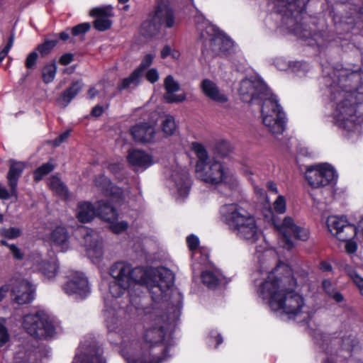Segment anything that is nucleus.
<instances>
[{"mask_svg":"<svg viewBox=\"0 0 363 363\" xmlns=\"http://www.w3.org/2000/svg\"><path fill=\"white\" fill-rule=\"evenodd\" d=\"M262 101L261 117L263 125L274 135L282 134L285 130L286 116L278 103L277 96L271 93Z\"/></svg>","mask_w":363,"mask_h":363,"instance_id":"9","label":"nucleus"},{"mask_svg":"<svg viewBox=\"0 0 363 363\" xmlns=\"http://www.w3.org/2000/svg\"><path fill=\"white\" fill-rule=\"evenodd\" d=\"M164 88L166 92L164 98L168 103H180L186 100L185 93L176 94L179 90L180 86L172 76L169 75L165 78Z\"/></svg>","mask_w":363,"mask_h":363,"instance_id":"30","label":"nucleus"},{"mask_svg":"<svg viewBox=\"0 0 363 363\" xmlns=\"http://www.w3.org/2000/svg\"><path fill=\"white\" fill-rule=\"evenodd\" d=\"M241 99L245 102H255L271 95V90L259 80L245 79L240 82L238 89Z\"/></svg>","mask_w":363,"mask_h":363,"instance_id":"16","label":"nucleus"},{"mask_svg":"<svg viewBox=\"0 0 363 363\" xmlns=\"http://www.w3.org/2000/svg\"><path fill=\"white\" fill-rule=\"evenodd\" d=\"M72 363H106L103 350L91 340L81 342Z\"/></svg>","mask_w":363,"mask_h":363,"instance_id":"17","label":"nucleus"},{"mask_svg":"<svg viewBox=\"0 0 363 363\" xmlns=\"http://www.w3.org/2000/svg\"><path fill=\"white\" fill-rule=\"evenodd\" d=\"M186 242L189 250L191 252V267L195 274L196 270L199 269L200 264H208L209 250L204 247H199V239L194 235L188 236Z\"/></svg>","mask_w":363,"mask_h":363,"instance_id":"21","label":"nucleus"},{"mask_svg":"<svg viewBox=\"0 0 363 363\" xmlns=\"http://www.w3.org/2000/svg\"><path fill=\"white\" fill-rule=\"evenodd\" d=\"M57 67L55 63H50L44 67L43 69V79L45 83H50L53 81L55 77Z\"/></svg>","mask_w":363,"mask_h":363,"instance_id":"44","label":"nucleus"},{"mask_svg":"<svg viewBox=\"0 0 363 363\" xmlns=\"http://www.w3.org/2000/svg\"><path fill=\"white\" fill-rule=\"evenodd\" d=\"M89 14L95 18L93 23H112L114 8L111 5H102L91 9Z\"/></svg>","mask_w":363,"mask_h":363,"instance_id":"33","label":"nucleus"},{"mask_svg":"<svg viewBox=\"0 0 363 363\" xmlns=\"http://www.w3.org/2000/svg\"><path fill=\"white\" fill-rule=\"evenodd\" d=\"M323 291L337 303H341L344 300L343 296L336 291L335 284L330 279H324L322 281Z\"/></svg>","mask_w":363,"mask_h":363,"instance_id":"39","label":"nucleus"},{"mask_svg":"<svg viewBox=\"0 0 363 363\" xmlns=\"http://www.w3.org/2000/svg\"><path fill=\"white\" fill-rule=\"evenodd\" d=\"M314 338L315 340L316 343L320 344L321 345V347H323V348L324 350H325L328 352L329 350V344H330L328 337L325 335H323L322 334H316L315 333L314 335Z\"/></svg>","mask_w":363,"mask_h":363,"instance_id":"54","label":"nucleus"},{"mask_svg":"<svg viewBox=\"0 0 363 363\" xmlns=\"http://www.w3.org/2000/svg\"><path fill=\"white\" fill-rule=\"evenodd\" d=\"M310 70L311 67L305 62H293L290 65V71L299 77L306 76Z\"/></svg>","mask_w":363,"mask_h":363,"instance_id":"42","label":"nucleus"},{"mask_svg":"<svg viewBox=\"0 0 363 363\" xmlns=\"http://www.w3.org/2000/svg\"><path fill=\"white\" fill-rule=\"evenodd\" d=\"M336 9L340 13L334 16V23H344V19H349L356 12V9L351 4H339L336 6Z\"/></svg>","mask_w":363,"mask_h":363,"instance_id":"37","label":"nucleus"},{"mask_svg":"<svg viewBox=\"0 0 363 363\" xmlns=\"http://www.w3.org/2000/svg\"><path fill=\"white\" fill-rule=\"evenodd\" d=\"M82 86L83 84L81 81H77L73 83L58 98L57 101L59 104L64 107H66L81 91Z\"/></svg>","mask_w":363,"mask_h":363,"instance_id":"36","label":"nucleus"},{"mask_svg":"<svg viewBox=\"0 0 363 363\" xmlns=\"http://www.w3.org/2000/svg\"><path fill=\"white\" fill-rule=\"evenodd\" d=\"M191 151L196 155V177L206 184L218 186L223 185L230 190L235 189L238 184L233 172L220 162L210 159L203 145L192 143Z\"/></svg>","mask_w":363,"mask_h":363,"instance_id":"4","label":"nucleus"},{"mask_svg":"<svg viewBox=\"0 0 363 363\" xmlns=\"http://www.w3.org/2000/svg\"><path fill=\"white\" fill-rule=\"evenodd\" d=\"M146 79L153 84L159 79V72L155 68H151L145 74Z\"/></svg>","mask_w":363,"mask_h":363,"instance_id":"55","label":"nucleus"},{"mask_svg":"<svg viewBox=\"0 0 363 363\" xmlns=\"http://www.w3.org/2000/svg\"><path fill=\"white\" fill-rule=\"evenodd\" d=\"M13 363H34L31 352L23 348L16 351L13 358Z\"/></svg>","mask_w":363,"mask_h":363,"instance_id":"43","label":"nucleus"},{"mask_svg":"<svg viewBox=\"0 0 363 363\" xmlns=\"http://www.w3.org/2000/svg\"><path fill=\"white\" fill-rule=\"evenodd\" d=\"M200 271H201L200 277L202 283L209 289H214L224 282V277L220 271L213 266L209 260L208 264L199 265V269L196 270L195 274L193 273V277H197ZM192 272H194L193 269Z\"/></svg>","mask_w":363,"mask_h":363,"instance_id":"20","label":"nucleus"},{"mask_svg":"<svg viewBox=\"0 0 363 363\" xmlns=\"http://www.w3.org/2000/svg\"><path fill=\"white\" fill-rule=\"evenodd\" d=\"M354 237L350 238L345 240V250L348 254H353L357 249V242L354 240Z\"/></svg>","mask_w":363,"mask_h":363,"instance_id":"57","label":"nucleus"},{"mask_svg":"<svg viewBox=\"0 0 363 363\" xmlns=\"http://www.w3.org/2000/svg\"><path fill=\"white\" fill-rule=\"evenodd\" d=\"M104 205H108V203L103 200L98 201L96 207L90 202H79L76 210V216L82 223L90 222L95 216L100 217L99 211L106 210Z\"/></svg>","mask_w":363,"mask_h":363,"instance_id":"24","label":"nucleus"},{"mask_svg":"<svg viewBox=\"0 0 363 363\" xmlns=\"http://www.w3.org/2000/svg\"><path fill=\"white\" fill-rule=\"evenodd\" d=\"M54 169V165L50 162H46L39 167L34 172V179L40 181L43 177Z\"/></svg>","mask_w":363,"mask_h":363,"instance_id":"45","label":"nucleus"},{"mask_svg":"<svg viewBox=\"0 0 363 363\" xmlns=\"http://www.w3.org/2000/svg\"><path fill=\"white\" fill-rule=\"evenodd\" d=\"M21 230L17 228H9L1 230V235L9 239H14L20 236Z\"/></svg>","mask_w":363,"mask_h":363,"instance_id":"51","label":"nucleus"},{"mask_svg":"<svg viewBox=\"0 0 363 363\" xmlns=\"http://www.w3.org/2000/svg\"><path fill=\"white\" fill-rule=\"evenodd\" d=\"M325 224L328 232L340 241H345L357 235V228L350 223L345 216H330Z\"/></svg>","mask_w":363,"mask_h":363,"instance_id":"15","label":"nucleus"},{"mask_svg":"<svg viewBox=\"0 0 363 363\" xmlns=\"http://www.w3.org/2000/svg\"><path fill=\"white\" fill-rule=\"evenodd\" d=\"M10 286L9 284H4L0 286V302H1L7 296Z\"/></svg>","mask_w":363,"mask_h":363,"instance_id":"63","label":"nucleus"},{"mask_svg":"<svg viewBox=\"0 0 363 363\" xmlns=\"http://www.w3.org/2000/svg\"><path fill=\"white\" fill-rule=\"evenodd\" d=\"M155 58L154 54L145 55L140 65V66L133 72V73L127 78H125L119 84L120 89H125L130 87L137 86L142 79L143 72L145 69L149 67Z\"/></svg>","mask_w":363,"mask_h":363,"instance_id":"23","label":"nucleus"},{"mask_svg":"<svg viewBox=\"0 0 363 363\" xmlns=\"http://www.w3.org/2000/svg\"><path fill=\"white\" fill-rule=\"evenodd\" d=\"M150 16L155 22L174 23V11L164 1H158Z\"/></svg>","mask_w":363,"mask_h":363,"instance_id":"31","label":"nucleus"},{"mask_svg":"<svg viewBox=\"0 0 363 363\" xmlns=\"http://www.w3.org/2000/svg\"><path fill=\"white\" fill-rule=\"evenodd\" d=\"M161 128L165 136H171L177 131V124L174 118L171 115H164L161 122Z\"/></svg>","mask_w":363,"mask_h":363,"instance_id":"38","label":"nucleus"},{"mask_svg":"<svg viewBox=\"0 0 363 363\" xmlns=\"http://www.w3.org/2000/svg\"><path fill=\"white\" fill-rule=\"evenodd\" d=\"M111 315V311H107L106 312L105 315L106 316V323L107 329L109 333H119L120 332L119 320L115 316L110 317Z\"/></svg>","mask_w":363,"mask_h":363,"instance_id":"46","label":"nucleus"},{"mask_svg":"<svg viewBox=\"0 0 363 363\" xmlns=\"http://www.w3.org/2000/svg\"><path fill=\"white\" fill-rule=\"evenodd\" d=\"M258 297L277 315L285 314L297 322H307L312 312L301 295L294 291L291 269L283 262L252 278Z\"/></svg>","mask_w":363,"mask_h":363,"instance_id":"3","label":"nucleus"},{"mask_svg":"<svg viewBox=\"0 0 363 363\" xmlns=\"http://www.w3.org/2000/svg\"><path fill=\"white\" fill-rule=\"evenodd\" d=\"M221 220L235 233L239 228L247 227L250 220H255V218L242 208L235 203L225 204L220 208Z\"/></svg>","mask_w":363,"mask_h":363,"instance_id":"11","label":"nucleus"},{"mask_svg":"<svg viewBox=\"0 0 363 363\" xmlns=\"http://www.w3.org/2000/svg\"><path fill=\"white\" fill-rule=\"evenodd\" d=\"M6 320L0 318V347H3L9 340V334L6 326Z\"/></svg>","mask_w":363,"mask_h":363,"instance_id":"49","label":"nucleus"},{"mask_svg":"<svg viewBox=\"0 0 363 363\" xmlns=\"http://www.w3.org/2000/svg\"><path fill=\"white\" fill-rule=\"evenodd\" d=\"M269 213L270 220L278 232V244L280 247L286 250H292L295 246L293 237L302 241L308 239V230L296 225L291 217L286 216L281 223H279L271 209L269 210Z\"/></svg>","mask_w":363,"mask_h":363,"instance_id":"8","label":"nucleus"},{"mask_svg":"<svg viewBox=\"0 0 363 363\" xmlns=\"http://www.w3.org/2000/svg\"><path fill=\"white\" fill-rule=\"evenodd\" d=\"M127 160L136 172H143L154 164L152 155L140 150H130L127 155Z\"/></svg>","mask_w":363,"mask_h":363,"instance_id":"25","label":"nucleus"},{"mask_svg":"<svg viewBox=\"0 0 363 363\" xmlns=\"http://www.w3.org/2000/svg\"><path fill=\"white\" fill-rule=\"evenodd\" d=\"M305 178L310 186L314 189L333 186L337 182L338 174L329 163H318L307 167Z\"/></svg>","mask_w":363,"mask_h":363,"instance_id":"10","label":"nucleus"},{"mask_svg":"<svg viewBox=\"0 0 363 363\" xmlns=\"http://www.w3.org/2000/svg\"><path fill=\"white\" fill-rule=\"evenodd\" d=\"M346 272L353 282L359 288L360 293L363 291V279L357 272L356 269L350 266L346 267Z\"/></svg>","mask_w":363,"mask_h":363,"instance_id":"47","label":"nucleus"},{"mask_svg":"<svg viewBox=\"0 0 363 363\" xmlns=\"http://www.w3.org/2000/svg\"><path fill=\"white\" fill-rule=\"evenodd\" d=\"M194 12V23H204L206 21L205 16L200 13V11L195 10Z\"/></svg>","mask_w":363,"mask_h":363,"instance_id":"64","label":"nucleus"},{"mask_svg":"<svg viewBox=\"0 0 363 363\" xmlns=\"http://www.w3.org/2000/svg\"><path fill=\"white\" fill-rule=\"evenodd\" d=\"M326 94L333 103L334 123L350 137L362 133L363 88L358 84L361 75L347 68H335L328 72L323 69Z\"/></svg>","mask_w":363,"mask_h":363,"instance_id":"2","label":"nucleus"},{"mask_svg":"<svg viewBox=\"0 0 363 363\" xmlns=\"http://www.w3.org/2000/svg\"><path fill=\"white\" fill-rule=\"evenodd\" d=\"M310 0H278L283 9H279V13L288 19L298 23L301 16L306 11V6Z\"/></svg>","mask_w":363,"mask_h":363,"instance_id":"22","label":"nucleus"},{"mask_svg":"<svg viewBox=\"0 0 363 363\" xmlns=\"http://www.w3.org/2000/svg\"><path fill=\"white\" fill-rule=\"evenodd\" d=\"M156 121L150 123H140L134 125L130 133L135 140L140 143H150L155 135V125Z\"/></svg>","mask_w":363,"mask_h":363,"instance_id":"27","label":"nucleus"},{"mask_svg":"<svg viewBox=\"0 0 363 363\" xmlns=\"http://www.w3.org/2000/svg\"><path fill=\"white\" fill-rule=\"evenodd\" d=\"M24 168L25 164L23 162H16L14 160L10 161V169L7 176L9 185L11 187L9 198L11 196H14L15 199H17L16 187L18 184V179Z\"/></svg>","mask_w":363,"mask_h":363,"instance_id":"32","label":"nucleus"},{"mask_svg":"<svg viewBox=\"0 0 363 363\" xmlns=\"http://www.w3.org/2000/svg\"><path fill=\"white\" fill-rule=\"evenodd\" d=\"M292 62H287L284 58L283 57H277L274 61V64L276 66V67L282 71H290V65Z\"/></svg>","mask_w":363,"mask_h":363,"instance_id":"52","label":"nucleus"},{"mask_svg":"<svg viewBox=\"0 0 363 363\" xmlns=\"http://www.w3.org/2000/svg\"><path fill=\"white\" fill-rule=\"evenodd\" d=\"M203 94L209 99L218 103L224 104L228 100L226 94L220 89L218 85L209 79L202 80L200 85Z\"/></svg>","mask_w":363,"mask_h":363,"instance_id":"29","label":"nucleus"},{"mask_svg":"<svg viewBox=\"0 0 363 363\" xmlns=\"http://www.w3.org/2000/svg\"><path fill=\"white\" fill-rule=\"evenodd\" d=\"M78 232L84 236L83 245L86 255L93 262L96 263L103 255L102 243L99 235L95 231L85 227L79 228Z\"/></svg>","mask_w":363,"mask_h":363,"instance_id":"18","label":"nucleus"},{"mask_svg":"<svg viewBox=\"0 0 363 363\" xmlns=\"http://www.w3.org/2000/svg\"><path fill=\"white\" fill-rule=\"evenodd\" d=\"M57 40H47L45 42L41 45H39L37 48V50L41 54V55L44 56L48 55L51 50L57 45Z\"/></svg>","mask_w":363,"mask_h":363,"instance_id":"50","label":"nucleus"},{"mask_svg":"<svg viewBox=\"0 0 363 363\" xmlns=\"http://www.w3.org/2000/svg\"><path fill=\"white\" fill-rule=\"evenodd\" d=\"M274 211L279 214H284L286 211V199L282 195H279L273 203Z\"/></svg>","mask_w":363,"mask_h":363,"instance_id":"48","label":"nucleus"},{"mask_svg":"<svg viewBox=\"0 0 363 363\" xmlns=\"http://www.w3.org/2000/svg\"><path fill=\"white\" fill-rule=\"evenodd\" d=\"M37 269L40 270L48 279L54 278L59 269L57 260L55 258L50 261L40 260V257H38L36 260Z\"/></svg>","mask_w":363,"mask_h":363,"instance_id":"35","label":"nucleus"},{"mask_svg":"<svg viewBox=\"0 0 363 363\" xmlns=\"http://www.w3.org/2000/svg\"><path fill=\"white\" fill-rule=\"evenodd\" d=\"M50 240L53 246L61 252H65L69 248L68 233L64 227H57L51 233Z\"/></svg>","mask_w":363,"mask_h":363,"instance_id":"34","label":"nucleus"},{"mask_svg":"<svg viewBox=\"0 0 363 363\" xmlns=\"http://www.w3.org/2000/svg\"><path fill=\"white\" fill-rule=\"evenodd\" d=\"M73 59V54L65 53L60 57L59 62L62 65H67L72 62Z\"/></svg>","mask_w":363,"mask_h":363,"instance_id":"61","label":"nucleus"},{"mask_svg":"<svg viewBox=\"0 0 363 363\" xmlns=\"http://www.w3.org/2000/svg\"><path fill=\"white\" fill-rule=\"evenodd\" d=\"M205 25V30L201 33V39L209 41L213 54L223 55L230 60L242 57L239 46L230 36L220 30L216 24Z\"/></svg>","mask_w":363,"mask_h":363,"instance_id":"6","label":"nucleus"},{"mask_svg":"<svg viewBox=\"0 0 363 363\" xmlns=\"http://www.w3.org/2000/svg\"><path fill=\"white\" fill-rule=\"evenodd\" d=\"M168 185L177 200L182 201L186 198L191 188V179L187 169L177 164L173 167L169 174Z\"/></svg>","mask_w":363,"mask_h":363,"instance_id":"12","label":"nucleus"},{"mask_svg":"<svg viewBox=\"0 0 363 363\" xmlns=\"http://www.w3.org/2000/svg\"><path fill=\"white\" fill-rule=\"evenodd\" d=\"M69 135L70 130H66L52 142V145L55 147L60 145L62 143L65 142L68 139Z\"/></svg>","mask_w":363,"mask_h":363,"instance_id":"60","label":"nucleus"},{"mask_svg":"<svg viewBox=\"0 0 363 363\" xmlns=\"http://www.w3.org/2000/svg\"><path fill=\"white\" fill-rule=\"evenodd\" d=\"M67 281L62 286L68 296L77 300H84L91 294V286L86 275L78 271H71L67 276Z\"/></svg>","mask_w":363,"mask_h":363,"instance_id":"13","label":"nucleus"},{"mask_svg":"<svg viewBox=\"0 0 363 363\" xmlns=\"http://www.w3.org/2000/svg\"><path fill=\"white\" fill-rule=\"evenodd\" d=\"M9 248L12 253L13 256L18 259L23 258V254L21 253L19 248L17 247L15 245H9Z\"/></svg>","mask_w":363,"mask_h":363,"instance_id":"62","label":"nucleus"},{"mask_svg":"<svg viewBox=\"0 0 363 363\" xmlns=\"http://www.w3.org/2000/svg\"><path fill=\"white\" fill-rule=\"evenodd\" d=\"M35 290L34 286L26 279L18 277L12 280L11 294L18 304L30 303L34 299Z\"/></svg>","mask_w":363,"mask_h":363,"instance_id":"19","label":"nucleus"},{"mask_svg":"<svg viewBox=\"0 0 363 363\" xmlns=\"http://www.w3.org/2000/svg\"><path fill=\"white\" fill-rule=\"evenodd\" d=\"M109 274L113 281L109 293L121 297L129 288L145 286L152 302L143 295H130L126 311L143 320V342L133 335L121 334V353L126 363H165L175 354L176 342L169 333L181 314L182 294L174 288V276L166 267L133 268L123 262L114 263Z\"/></svg>","mask_w":363,"mask_h":363,"instance_id":"1","label":"nucleus"},{"mask_svg":"<svg viewBox=\"0 0 363 363\" xmlns=\"http://www.w3.org/2000/svg\"><path fill=\"white\" fill-rule=\"evenodd\" d=\"M308 24H293V33L296 36L303 39L308 46L316 48L322 52L332 42V37L326 31L312 33L306 28Z\"/></svg>","mask_w":363,"mask_h":363,"instance_id":"14","label":"nucleus"},{"mask_svg":"<svg viewBox=\"0 0 363 363\" xmlns=\"http://www.w3.org/2000/svg\"><path fill=\"white\" fill-rule=\"evenodd\" d=\"M145 26L143 30L146 33H144L145 36L153 37L157 35L164 36L165 34H160L162 30L171 28L173 24H143Z\"/></svg>","mask_w":363,"mask_h":363,"instance_id":"40","label":"nucleus"},{"mask_svg":"<svg viewBox=\"0 0 363 363\" xmlns=\"http://www.w3.org/2000/svg\"><path fill=\"white\" fill-rule=\"evenodd\" d=\"M14 42V34H11L9 38V40L6 45L3 48V49L0 51V62H1L6 57L11 48H12Z\"/></svg>","mask_w":363,"mask_h":363,"instance_id":"53","label":"nucleus"},{"mask_svg":"<svg viewBox=\"0 0 363 363\" xmlns=\"http://www.w3.org/2000/svg\"><path fill=\"white\" fill-rule=\"evenodd\" d=\"M95 185L102 194L110 199L112 202H120L123 198L121 189L113 186L104 175H100L95 179Z\"/></svg>","mask_w":363,"mask_h":363,"instance_id":"26","label":"nucleus"},{"mask_svg":"<svg viewBox=\"0 0 363 363\" xmlns=\"http://www.w3.org/2000/svg\"><path fill=\"white\" fill-rule=\"evenodd\" d=\"M223 337L217 330H212L209 334V342L213 343L215 342V347H217L220 344L223 342Z\"/></svg>","mask_w":363,"mask_h":363,"instance_id":"56","label":"nucleus"},{"mask_svg":"<svg viewBox=\"0 0 363 363\" xmlns=\"http://www.w3.org/2000/svg\"><path fill=\"white\" fill-rule=\"evenodd\" d=\"M105 211H100V218L110 224V229L116 234H119L128 228V223L125 221H118V213L116 209L111 206L104 205Z\"/></svg>","mask_w":363,"mask_h":363,"instance_id":"28","label":"nucleus"},{"mask_svg":"<svg viewBox=\"0 0 363 363\" xmlns=\"http://www.w3.org/2000/svg\"><path fill=\"white\" fill-rule=\"evenodd\" d=\"M248 226L241 227L235 235L248 245H255V258L257 260V269L253 273L252 278L260 273L270 269L272 267L279 262L277 251L269 247L262 231L257 227L255 220H250Z\"/></svg>","mask_w":363,"mask_h":363,"instance_id":"5","label":"nucleus"},{"mask_svg":"<svg viewBox=\"0 0 363 363\" xmlns=\"http://www.w3.org/2000/svg\"><path fill=\"white\" fill-rule=\"evenodd\" d=\"M21 325L30 336L39 340L53 337L57 333V327L49 315L42 310L31 311L26 314Z\"/></svg>","mask_w":363,"mask_h":363,"instance_id":"7","label":"nucleus"},{"mask_svg":"<svg viewBox=\"0 0 363 363\" xmlns=\"http://www.w3.org/2000/svg\"><path fill=\"white\" fill-rule=\"evenodd\" d=\"M49 185L50 188L60 196L63 199L68 197V190L67 186L57 177H52L50 179Z\"/></svg>","mask_w":363,"mask_h":363,"instance_id":"41","label":"nucleus"},{"mask_svg":"<svg viewBox=\"0 0 363 363\" xmlns=\"http://www.w3.org/2000/svg\"><path fill=\"white\" fill-rule=\"evenodd\" d=\"M38 58V54L35 51L30 52L26 60V67L28 69H31L35 65Z\"/></svg>","mask_w":363,"mask_h":363,"instance_id":"59","label":"nucleus"},{"mask_svg":"<svg viewBox=\"0 0 363 363\" xmlns=\"http://www.w3.org/2000/svg\"><path fill=\"white\" fill-rule=\"evenodd\" d=\"M89 24H77L76 26L72 28V33L73 35L76 36L80 35L82 33H84L89 28Z\"/></svg>","mask_w":363,"mask_h":363,"instance_id":"58","label":"nucleus"}]
</instances>
